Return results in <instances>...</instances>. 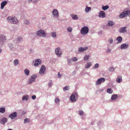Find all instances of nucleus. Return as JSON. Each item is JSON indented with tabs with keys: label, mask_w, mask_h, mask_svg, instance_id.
I'll return each mask as SVG.
<instances>
[{
	"label": "nucleus",
	"mask_w": 130,
	"mask_h": 130,
	"mask_svg": "<svg viewBox=\"0 0 130 130\" xmlns=\"http://www.w3.org/2000/svg\"><path fill=\"white\" fill-rule=\"evenodd\" d=\"M52 13L54 17L57 18L59 17V13L58 10L54 9L53 10Z\"/></svg>",
	"instance_id": "nucleus-10"
},
{
	"label": "nucleus",
	"mask_w": 130,
	"mask_h": 130,
	"mask_svg": "<svg viewBox=\"0 0 130 130\" xmlns=\"http://www.w3.org/2000/svg\"><path fill=\"white\" fill-rule=\"evenodd\" d=\"M52 80H49V82L48 83V85L49 87H51V85L52 84Z\"/></svg>",
	"instance_id": "nucleus-40"
},
{
	"label": "nucleus",
	"mask_w": 130,
	"mask_h": 130,
	"mask_svg": "<svg viewBox=\"0 0 130 130\" xmlns=\"http://www.w3.org/2000/svg\"><path fill=\"white\" fill-rule=\"evenodd\" d=\"M60 49V48L57 47L56 48L55 50V53L59 57H60L62 54V53L59 52Z\"/></svg>",
	"instance_id": "nucleus-11"
},
{
	"label": "nucleus",
	"mask_w": 130,
	"mask_h": 130,
	"mask_svg": "<svg viewBox=\"0 0 130 130\" xmlns=\"http://www.w3.org/2000/svg\"><path fill=\"white\" fill-rule=\"evenodd\" d=\"M45 71L46 68L45 66L44 65H42L41 66V68L40 70L39 73L41 75H43Z\"/></svg>",
	"instance_id": "nucleus-8"
},
{
	"label": "nucleus",
	"mask_w": 130,
	"mask_h": 130,
	"mask_svg": "<svg viewBox=\"0 0 130 130\" xmlns=\"http://www.w3.org/2000/svg\"><path fill=\"white\" fill-rule=\"evenodd\" d=\"M72 61L71 59H69L68 60V64H70L71 63V61Z\"/></svg>",
	"instance_id": "nucleus-49"
},
{
	"label": "nucleus",
	"mask_w": 130,
	"mask_h": 130,
	"mask_svg": "<svg viewBox=\"0 0 130 130\" xmlns=\"http://www.w3.org/2000/svg\"><path fill=\"white\" fill-rule=\"evenodd\" d=\"M89 30V28L88 27L85 26L83 27L81 29L80 33L82 35H86L88 33Z\"/></svg>",
	"instance_id": "nucleus-2"
},
{
	"label": "nucleus",
	"mask_w": 130,
	"mask_h": 130,
	"mask_svg": "<svg viewBox=\"0 0 130 130\" xmlns=\"http://www.w3.org/2000/svg\"><path fill=\"white\" fill-rule=\"evenodd\" d=\"M7 130H12V129H8Z\"/></svg>",
	"instance_id": "nucleus-57"
},
{
	"label": "nucleus",
	"mask_w": 130,
	"mask_h": 130,
	"mask_svg": "<svg viewBox=\"0 0 130 130\" xmlns=\"http://www.w3.org/2000/svg\"><path fill=\"white\" fill-rule=\"evenodd\" d=\"M41 62V60L40 59H38L36 60L35 61L34 65L35 66H37L40 64Z\"/></svg>",
	"instance_id": "nucleus-20"
},
{
	"label": "nucleus",
	"mask_w": 130,
	"mask_h": 130,
	"mask_svg": "<svg viewBox=\"0 0 130 130\" xmlns=\"http://www.w3.org/2000/svg\"><path fill=\"white\" fill-rule=\"evenodd\" d=\"M115 68L112 67H110L109 69V71H115Z\"/></svg>",
	"instance_id": "nucleus-37"
},
{
	"label": "nucleus",
	"mask_w": 130,
	"mask_h": 130,
	"mask_svg": "<svg viewBox=\"0 0 130 130\" xmlns=\"http://www.w3.org/2000/svg\"><path fill=\"white\" fill-rule=\"evenodd\" d=\"M94 1H96L97 0H94Z\"/></svg>",
	"instance_id": "nucleus-60"
},
{
	"label": "nucleus",
	"mask_w": 130,
	"mask_h": 130,
	"mask_svg": "<svg viewBox=\"0 0 130 130\" xmlns=\"http://www.w3.org/2000/svg\"><path fill=\"white\" fill-rule=\"evenodd\" d=\"M29 122V119L26 118L24 120V123H27Z\"/></svg>",
	"instance_id": "nucleus-42"
},
{
	"label": "nucleus",
	"mask_w": 130,
	"mask_h": 130,
	"mask_svg": "<svg viewBox=\"0 0 130 130\" xmlns=\"http://www.w3.org/2000/svg\"><path fill=\"white\" fill-rule=\"evenodd\" d=\"M88 48V47H80L78 49V51L79 52H82L86 51Z\"/></svg>",
	"instance_id": "nucleus-15"
},
{
	"label": "nucleus",
	"mask_w": 130,
	"mask_h": 130,
	"mask_svg": "<svg viewBox=\"0 0 130 130\" xmlns=\"http://www.w3.org/2000/svg\"><path fill=\"white\" fill-rule=\"evenodd\" d=\"M83 116L82 117V119H84L85 118V116L84 115V114H83Z\"/></svg>",
	"instance_id": "nucleus-53"
},
{
	"label": "nucleus",
	"mask_w": 130,
	"mask_h": 130,
	"mask_svg": "<svg viewBox=\"0 0 130 130\" xmlns=\"http://www.w3.org/2000/svg\"><path fill=\"white\" fill-rule=\"evenodd\" d=\"M91 124L92 125L93 124V123H91Z\"/></svg>",
	"instance_id": "nucleus-58"
},
{
	"label": "nucleus",
	"mask_w": 130,
	"mask_h": 130,
	"mask_svg": "<svg viewBox=\"0 0 130 130\" xmlns=\"http://www.w3.org/2000/svg\"><path fill=\"white\" fill-rule=\"evenodd\" d=\"M29 51L31 52H33V51L32 50L31 48H30L29 50Z\"/></svg>",
	"instance_id": "nucleus-54"
},
{
	"label": "nucleus",
	"mask_w": 130,
	"mask_h": 130,
	"mask_svg": "<svg viewBox=\"0 0 130 130\" xmlns=\"http://www.w3.org/2000/svg\"><path fill=\"white\" fill-rule=\"evenodd\" d=\"M130 14V10H128L124 11L119 15V17L120 18H123Z\"/></svg>",
	"instance_id": "nucleus-5"
},
{
	"label": "nucleus",
	"mask_w": 130,
	"mask_h": 130,
	"mask_svg": "<svg viewBox=\"0 0 130 130\" xmlns=\"http://www.w3.org/2000/svg\"><path fill=\"white\" fill-rule=\"evenodd\" d=\"M37 34L38 36L43 37H45L46 35L45 31L42 29L38 30L37 32Z\"/></svg>",
	"instance_id": "nucleus-4"
},
{
	"label": "nucleus",
	"mask_w": 130,
	"mask_h": 130,
	"mask_svg": "<svg viewBox=\"0 0 130 130\" xmlns=\"http://www.w3.org/2000/svg\"><path fill=\"white\" fill-rule=\"evenodd\" d=\"M79 115H82L84 114V112L82 110H79L78 111Z\"/></svg>",
	"instance_id": "nucleus-39"
},
{
	"label": "nucleus",
	"mask_w": 130,
	"mask_h": 130,
	"mask_svg": "<svg viewBox=\"0 0 130 130\" xmlns=\"http://www.w3.org/2000/svg\"><path fill=\"white\" fill-rule=\"evenodd\" d=\"M31 98L33 99L34 100L36 98V96L35 95H34L32 96Z\"/></svg>",
	"instance_id": "nucleus-51"
},
{
	"label": "nucleus",
	"mask_w": 130,
	"mask_h": 130,
	"mask_svg": "<svg viewBox=\"0 0 130 130\" xmlns=\"http://www.w3.org/2000/svg\"><path fill=\"white\" fill-rule=\"evenodd\" d=\"M87 5L86 6V8L85 10V12L86 13L88 12L89 11H90L91 10V8L90 7H88Z\"/></svg>",
	"instance_id": "nucleus-25"
},
{
	"label": "nucleus",
	"mask_w": 130,
	"mask_h": 130,
	"mask_svg": "<svg viewBox=\"0 0 130 130\" xmlns=\"http://www.w3.org/2000/svg\"><path fill=\"white\" fill-rule=\"evenodd\" d=\"M29 1H32V0H28Z\"/></svg>",
	"instance_id": "nucleus-59"
},
{
	"label": "nucleus",
	"mask_w": 130,
	"mask_h": 130,
	"mask_svg": "<svg viewBox=\"0 0 130 130\" xmlns=\"http://www.w3.org/2000/svg\"><path fill=\"white\" fill-rule=\"evenodd\" d=\"M55 102L56 103H58L60 102V100L58 98H56L55 100Z\"/></svg>",
	"instance_id": "nucleus-43"
},
{
	"label": "nucleus",
	"mask_w": 130,
	"mask_h": 130,
	"mask_svg": "<svg viewBox=\"0 0 130 130\" xmlns=\"http://www.w3.org/2000/svg\"><path fill=\"white\" fill-rule=\"evenodd\" d=\"M7 121L8 119L4 117L0 120V123L4 125Z\"/></svg>",
	"instance_id": "nucleus-13"
},
{
	"label": "nucleus",
	"mask_w": 130,
	"mask_h": 130,
	"mask_svg": "<svg viewBox=\"0 0 130 130\" xmlns=\"http://www.w3.org/2000/svg\"><path fill=\"white\" fill-rule=\"evenodd\" d=\"M6 40V39L4 35H1L0 36V44L1 45H3Z\"/></svg>",
	"instance_id": "nucleus-6"
},
{
	"label": "nucleus",
	"mask_w": 130,
	"mask_h": 130,
	"mask_svg": "<svg viewBox=\"0 0 130 130\" xmlns=\"http://www.w3.org/2000/svg\"><path fill=\"white\" fill-rule=\"evenodd\" d=\"M108 42L110 43H112L113 42V40L112 38H109L108 39Z\"/></svg>",
	"instance_id": "nucleus-46"
},
{
	"label": "nucleus",
	"mask_w": 130,
	"mask_h": 130,
	"mask_svg": "<svg viewBox=\"0 0 130 130\" xmlns=\"http://www.w3.org/2000/svg\"><path fill=\"white\" fill-rule=\"evenodd\" d=\"M19 63V60L17 59H16L13 61V64L15 66L18 65Z\"/></svg>",
	"instance_id": "nucleus-22"
},
{
	"label": "nucleus",
	"mask_w": 130,
	"mask_h": 130,
	"mask_svg": "<svg viewBox=\"0 0 130 130\" xmlns=\"http://www.w3.org/2000/svg\"><path fill=\"white\" fill-rule=\"evenodd\" d=\"M5 111V108L4 107H1L0 108V113H3Z\"/></svg>",
	"instance_id": "nucleus-31"
},
{
	"label": "nucleus",
	"mask_w": 130,
	"mask_h": 130,
	"mask_svg": "<svg viewBox=\"0 0 130 130\" xmlns=\"http://www.w3.org/2000/svg\"><path fill=\"white\" fill-rule=\"evenodd\" d=\"M116 40L118 41V43H120L122 41V38L121 36H119L117 38Z\"/></svg>",
	"instance_id": "nucleus-26"
},
{
	"label": "nucleus",
	"mask_w": 130,
	"mask_h": 130,
	"mask_svg": "<svg viewBox=\"0 0 130 130\" xmlns=\"http://www.w3.org/2000/svg\"><path fill=\"white\" fill-rule=\"evenodd\" d=\"M114 24L113 23V22L112 21H109L108 22V24H107V26H111Z\"/></svg>",
	"instance_id": "nucleus-30"
},
{
	"label": "nucleus",
	"mask_w": 130,
	"mask_h": 130,
	"mask_svg": "<svg viewBox=\"0 0 130 130\" xmlns=\"http://www.w3.org/2000/svg\"><path fill=\"white\" fill-rule=\"evenodd\" d=\"M127 31V29L126 27H121L119 30V31L120 33H124Z\"/></svg>",
	"instance_id": "nucleus-12"
},
{
	"label": "nucleus",
	"mask_w": 130,
	"mask_h": 130,
	"mask_svg": "<svg viewBox=\"0 0 130 130\" xmlns=\"http://www.w3.org/2000/svg\"><path fill=\"white\" fill-rule=\"evenodd\" d=\"M25 113H26L25 112L23 111L22 112V114L23 115H25Z\"/></svg>",
	"instance_id": "nucleus-55"
},
{
	"label": "nucleus",
	"mask_w": 130,
	"mask_h": 130,
	"mask_svg": "<svg viewBox=\"0 0 130 130\" xmlns=\"http://www.w3.org/2000/svg\"><path fill=\"white\" fill-rule=\"evenodd\" d=\"M2 51V50L1 48H0V53H1Z\"/></svg>",
	"instance_id": "nucleus-56"
},
{
	"label": "nucleus",
	"mask_w": 130,
	"mask_h": 130,
	"mask_svg": "<svg viewBox=\"0 0 130 130\" xmlns=\"http://www.w3.org/2000/svg\"><path fill=\"white\" fill-rule=\"evenodd\" d=\"M91 65V63L90 62H88L85 66V67L86 68H89Z\"/></svg>",
	"instance_id": "nucleus-29"
},
{
	"label": "nucleus",
	"mask_w": 130,
	"mask_h": 130,
	"mask_svg": "<svg viewBox=\"0 0 130 130\" xmlns=\"http://www.w3.org/2000/svg\"><path fill=\"white\" fill-rule=\"evenodd\" d=\"M71 15L72 19L74 20H76L78 19V17L76 14H72Z\"/></svg>",
	"instance_id": "nucleus-21"
},
{
	"label": "nucleus",
	"mask_w": 130,
	"mask_h": 130,
	"mask_svg": "<svg viewBox=\"0 0 130 130\" xmlns=\"http://www.w3.org/2000/svg\"><path fill=\"white\" fill-rule=\"evenodd\" d=\"M118 97V96L117 94H112L111 97V100H113L116 99Z\"/></svg>",
	"instance_id": "nucleus-23"
},
{
	"label": "nucleus",
	"mask_w": 130,
	"mask_h": 130,
	"mask_svg": "<svg viewBox=\"0 0 130 130\" xmlns=\"http://www.w3.org/2000/svg\"><path fill=\"white\" fill-rule=\"evenodd\" d=\"M129 45L128 44L126 43L122 44L120 46V48L121 49H126L128 47Z\"/></svg>",
	"instance_id": "nucleus-14"
},
{
	"label": "nucleus",
	"mask_w": 130,
	"mask_h": 130,
	"mask_svg": "<svg viewBox=\"0 0 130 130\" xmlns=\"http://www.w3.org/2000/svg\"><path fill=\"white\" fill-rule=\"evenodd\" d=\"M111 49H110L109 48H108L106 50V52L107 53H109L111 52Z\"/></svg>",
	"instance_id": "nucleus-47"
},
{
	"label": "nucleus",
	"mask_w": 130,
	"mask_h": 130,
	"mask_svg": "<svg viewBox=\"0 0 130 130\" xmlns=\"http://www.w3.org/2000/svg\"><path fill=\"white\" fill-rule=\"evenodd\" d=\"M23 39L21 37H19L17 38V42H21L22 41Z\"/></svg>",
	"instance_id": "nucleus-28"
},
{
	"label": "nucleus",
	"mask_w": 130,
	"mask_h": 130,
	"mask_svg": "<svg viewBox=\"0 0 130 130\" xmlns=\"http://www.w3.org/2000/svg\"><path fill=\"white\" fill-rule=\"evenodd\" d=\"M25 24L28 25L30 23V21L29 20H25L24 21Z\"/></svg>",
	"instance_id": "nucleus-41"
},
{
	"label": "nucleus",
	"mask_w": 130,
	"mask_h": 130,
	"mask_svg": "<svg viewBox=\"0 0 130 130\" xmlns=\"http://www.w3.org/2000/svg\"><path fill=\"white\" fill-rule=\"evenodd\" d=\"M58 77L59 78H61V75L60 74L59 72H58Z\"/></svg>",
	"instance_id": "nucleus-50"
},
{
	"label": "nucleus",
	"mask_w": 130,
	"mask_h": 130,
	"mask_svg": "<svg viewBox=\"0 0 130 130\" xmlns=\"http://www.w3.org/2000/svg\"><path fill=\"white\" fill-rule=\"evenodd\" d=\"M52 36L53 38H55L56 36V32H51Z\"/></svg>",
	"instance_id": "nucleus-33"
},
{
	"label": "nucleus",
	"mask_w": 130,
	"mask_h": 130,
	"mask_svg": "<svg viewBox=\"0 0 130 130\" xmlns=\"http://www.w3.org/2000/svg\"><path fill=\"white\" fill-rule=\"evenodd\" d=\"M37 77V74H32L30 78L28 79L27 82L28 84L30 85L32 83L35 82Z\"/></svg>",
	"instance_id": "nucleus-1"
},
{
	"label": "nucleus",
	"mask_w": 130,
	"mask_h": 130,
	"mask_svg": "<svg viewBox=\"0 0 130 130\" xmlns=\"http://www.w3.org/2000/svg\"><path fill=\"white\" fill-rule=\"evenodd\" d=\"M69 88L68 86H67L63 88V90L64 91H65L66 90H68L69 89Z\"/></svg>",
	"instance_id": "nucleus-38"
},
{
	"label": "nucleus",
	"mask_w": 130,
	"mask_h": 130,
	"mask_svg": "<svg viewBox=\"0 0 130 130\" xmlns=\"http://www.w3.org/2000/svg\"><path fill=\"white\" fill-rule=\"evenodd\" d=\"M70 98V100L72 102H74L76 101V100L75 98V95L73 94L71 96Z\"/></svg>",
	"instance_id": "nucleus-18"
},
{
	"label": "nucleus",
	"mask_w": 130,
	"mask_h": 130,
	"mask_svg": "<svg viewBox=\"0 0 130 130\" xmlns=\"http://www.w3.org/2000/svg\"><path fill=\"white\" fill-rule=\"evenodd\" d=\"M122 77L121 75L119 76L116 79V82L118 83H120L122 81Z\"/></svg>",
	"instance_id": "nucleus-19"
},
{
	"label": "nucleus",
	"mask_w": 130,
	"mask_h": 130,
	"mask_svg": "<svg viewBox=\"0 0 130 130\" xmlns=\"http://www.w3.org/2000/svg\"><path fill=\"white\" fill-rule=\"evenodd\" d=\"M105 80V79L104 78H101L98 79L96 82V85H100L102 83L104 82Z\"/></svg>",
	"instance_id": "nucleus-7"
},
{
	"label": "nucleus",
	"mask_w": 130,
	"mask_h": 130,
	"mask_svg": "<svg viewBox=\"0 0 130 130\" xmlns=\"http://www.w3.org/2000/svg\"><path fill=\"white\" fill-rule=\"evenodd\" d=\"M17 112H15L10 114L9 116V117L11 119H13L17 117Z\"/></svg>",
	"instance_id": "nucleus-9"
},
{
	"label": "nucleus",
	"mask_w": 130,
	"mask_h": 130,
	"mask_svg": "<svg viewBox=\"0 0 130 130\" xmlns=\"http://www.w3.org/2000/svg\"><path fill=\"white\" fill-rule=\"evenodd\" d=\"M7 2L6 1L2 2L1 4V9H3L4 6L7 4Z\"/></svg>",
	"instance_id": "nucleus-17"
},
{
	"label": "nucleus",
	"mask_w": 130,
	"mask_h": 130,
	"mask_svg": "<svg viewBox=\"0 0 130 130\" xmlns=\"http://www.w3.org/2000/svg\"><path fill=\"white\" fill-rule=\"evenodd\" d=\"M89 55H85L84 57V59L85 61H86L89 59Z\"/></svg>",
	"instance_id": "nucleus-35"
},
{
	"label": "nucleus",
	"mask_w": 130,
	"mask_h": 130,
	"mask_svg": "<svg viewBox=\"0 0 130 130\" xmlns=\"http://www.w3.org/2000/svg\"><path fill=\"white\" fill-rule=\"evenodd\" d=\"M109 7L108 5H106L104 6H103L102 7L103 9L104 10H105L108 9Z\"/></svg>",
	"instance_id": "nucleus-34"
},
{
	"label": "nucleus",
	"mask_w": 130,
	"mask_h": 130,
	"mask_svg": "<svg viewBox=\"0 0 130 130\" xmlns=\"http://www.w3.org/2000/svg\"><path fill=\"white\" fill-rule=\"evenodd\" d=\"M7 20L8 21L12 24H16L18 23V21L17 19L15 17H8L7 19Z\"/></svg>",
	"instance_id": "nucleus-3"
},
{
	"label": "nucleus",
	"mask_w": 130,
	"mask_h": 130,
	"mask_svg": "<svg viewBox=\"0 0 130 130\" xmlns=\"http://www.w3.org/2000/svg\"><path fill=\"white\" fill-rule=\"evenodd\" d=\"M24 72L25 74L26 75H28L29 74V71L27 69H25Z\"/></svg>",
	"instance_id": "nucleus-27"
},
{
	"label": "nucleus",
	"mask_w": 130,
	"mask_h": 130,
	"mask_svg": "<svg viewBox=\"0 0 130 130\" xmlns=\"http://www.w3.org/2000/svg\"><path fill=\"white\" fill-rule=\"evenodd\" d=\"M8 45L9 47L12 50L13 48L14 47L13 44L10 43L8 44Z\"/></svg>",
	"instance_id": "nucleus-32"
},
{
	"label": "nucleus",
	"mask_w": 130,
	"mask_h": 130,
	"mask_svg": "<svg viewBox=\"0 0 130 130\" xmlns=\"http://www.w3.org/2000/svg\"><path fill=\"white\" fill-rule=\"evenodd\" d=\"M99 67V64L98 63H97L95 64L94 67L95 68H98Z\"/></svg>",
	"instance_id": "nucleus-48"
},
{
	"label": "nucleus",
	"mask_w": 130,
	"mask_h": 130,
	"mask_svg": "<svg viewBox=\"0 0 130 130\" xmlns=\"http://www.w3.org/2000/svg\"><path fill=\"white\" fill-rule=\"evenodd\" d=\"M107 93L111 94L112 93L113 91L111 89L108 88L107 89Z\"/></svg>",
	"instance_id": "nucleus-36"
},
{
	"label": "nucleus",
	"mask_w": 130,
	"mask_h": 130,
	"mask_svg": "<svg viewBox=\"0 0 130 130\" xmlns=\"http://www.w3.org/2000/svg\"><path fill=\"white\" fill-rule=\"evenodd\" d=\"M28 99V95H26L23 96L22 100L23 101H27Z\"/></svg>",
	"instance_id": "nucleus-24"
},
{
	"label": "nucleus",
	"mask_w": 130,
	"mask_h": 130,
	"mask_svg": "<svg viewBox=\"0 0 130 130\" xmlns=\"http://www.w3.org/2000/svg\"><path fill=\"white\" fill-rule=\"evenodd\" d=\"M99 17L100 18H104L105 17V13L103 11H100L99 15Z\"/></svg>",
	"instance_id": "nucleus-16"
},
{
	"label": "nucleus",
	"mask_w": 130,
	"mask_h": 130,
	"mask_svg": "<svg viewBox=\"0 0 130 130\" xmlns=\"http://www.w3.org/2000/svg\"><path fill=\"white\" fill-rule=\"evenodd\" d=\"M72 28L70 27H68L67 29L68 31L69 32H71L72 30Z\"/></svg>",
	"instance_id": "nucleus-44"
},
{
	"label": "nucleus",
	"mask_w": 130,
	"mask_h": 130,
	"mask_svg": "<svg viewBox=\"0 0 130 130\" xmlns=\"http://www.w3.org/2000/svg\"><path fill=\"white\" fill-rule=\"evenodd\" d=\"M76 71H73V72L72 73V74L73 75H74L76 74Z\"/></svg>",
	"instance_id": "nucleus-52"
},
{
	"label": "nucleus",
	"mask_w": 130,
	"mask_h": 130,
	"mask_svg": "<svg viewBox=\"0 0 130 130\" xmlns=\"http://www.w3.org/2000/svg\"><path fill=\"white\" fill-rule=\"evenodd\" d=\"M71 59L72 61H77L78 60V59L76 57H72L71 58Z\"/></svg>",
	"instance_id": "nucleus-45"
}]
</instances>
